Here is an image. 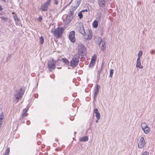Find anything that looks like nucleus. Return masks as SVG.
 Here are the masks:
<instances>
[{
	"instance_id": "f257e3e1",
	"label": "nucleus",
	"mask_w": 155,
	"mask_h": 155,
	"mask_svg": "<svg viewBox=\"0 0 155 155\" xmlns=\"http://www.w3.org/2000/svg\"><path fill=\"white\" fill-rule=\"evenodd\" d=\"M77 56L80 57V56H83L85 55L87 53V50L84 45L82 44L79 45L77 49Z\"/></svg>"
},
{
	"instance_id": "f03ea898",
	"label": "nucleus",
	"mask_w": 155,
	"mask_h": 155,
	"mask_svg": "<svg viewBox=\"0 0 155 155\" xmlns=\"http://www.w3.org/2000/svg\"><path fill=\"white\" fill-rule=\"evenodd\" d=\"M64 29L61 27H58L54 30H51V32L54 34V35L57 38L61 37L63 34Z\"/></svg>"
},
{
	"instance_id": "7ed1b4c3",
	"label": "nucleus",
	"mask_w": 155,
	"mask_h": 155,
	"mask_svg": "<svg viewBox=\"0 0 155 155\" xmlns=\"http://www.w3.org/2000/svg\"><path fill=\"white\" fill-rule=\"evenodd\" d=\"M79 58L77 56L75 57V56L73 57L70 61V64L71 67L75 68L78 65L79 62Z\"/></svg>"
},
{
	"instance_id": "20e7f679",
	"label": "nucleus",
	"mask_w": 155,
	"mask_h": 155,
	"mask_svg": "<svg viewBox=\"0 0 155 155\" xmlns=\"http://www.w3.org/2000/svg\"><path fill=\"white\" fill-rule=\"evenodd\" d=\"M55 64L56 61L52 58H50V60L48 61V66L50 71H51L55 68Z\"/></svg>"
},
{
	"instance_id": "39448f33",
	"label": "nucleus",
	"mask_w": 155,
	"mask_h": 155,
	"mask_svg": "<svg viewBox=\"0 0 155 155\" xmlns=\"http://www.w3.org/2000/svg\"><path fill=\"white\" fill-rule=\"evenodd\" d=\"M51 0H47L46 2L42 4L41 7V9L44 11H46L48 10V7L50 4Z\"/></svg>"
},
{
	"instance_id": "423d86ee",
	"label": "nucleus",
	"mask_w": 155,
	"mask_h": 155,
	"mask_svg": "<svg viewBox=\"0 0 155 155\" xmlns=\"http://www.w3.org/2000/svg\"><path fill=\"white\" fill-rule=\"evenodd\" d=\"M81 0H76L75 1V5L71 6V9L70 10V11L71 12H73L77 8L81 3Z\"/></svg>"
},
{
	"instance_id": "0eeeda50",
	"label": "nucleus",
	"mask_w": 155,
	"mask_h": 155,
	"mask_svg": "<svg viewBox=\"0 0 155 155\" xmlns=\"http://www.w3.org/2000/svg\"><path fill=\"white\" fill-rule=\"evenodd\" d=\"M75 32L73 31H71L69 35V40L72 42H74L75 41Z\"/></svg>"
},
{
	"instance_id": "6e6552de",
	"label": "nucleus",
	"mask_w": 155,
	"mask_h": 155,
	"mask_svg": "<svg viewBox=\"0 0 155 155\" xmlns=\"http://www.w3.org/2000/svg\"><path fill=\"white\" fill-rule=\"evenodd\" d=\"M146 143L144 138L143 137H141L140 141L138 144V146L139 148H142Z\"/></svg>"
},
{
	"instance_id": "1a4fd4ad",
	"label": "nucleus",
	"mask_w": 155,
	"mask_h": 155,
	"mask_svg": "<svg viewBox=\"0 0 155 155\" xmlns=\"http://www.w3.org/2000/svg\"><path fill=\"white\" fill-rule=\"evenodd\" d=\"M97 56L96 54H94L92 57L89 66L93 67L95 64V61L97 60Z\"/></svg>"
},
{
	"instance_id": "9d476101",
	"label": "nucleus",
	"mask_w": 155,
	"mask_h": 155,
	"mask_svg": "<svg viewBox=\"0 0 155 155\" xmlns=\"http://www.w3.org/2000/svg\"><path fill=\"white\" fill-rule=\"evenodd\" d=\"M87 40H90L92 38L93 35L91 31L88 30L87 33Z\"/></svg>"
},
{
	"instance_id": "9b49d317",
	"label": "nucleus",
	"mask_w": 155,
	"mask_h": 155,
	"mask_svg": "<svg viewBox=\"0 0 155 155\" xmlns=\"http://www.w3.org/2000/svg\"><path fill=\"white\" fill-rule=\"evenodd\" d=\"M80 26L81 27L80 29L78 31L80 33L82 34L83 35H84L86 34L85 30L84 29V28L83 26V24H81V25Z\"/></svg>"
},
{
	"instance_id": "f8f14e48",
	"label": "nucleus",
	"mask_w": 155,
	"mask_h": 155,
	"mask_svg": "<svg viewBox=\"0 0 155 155\" xmlns=\"http://www.w3.org/2000/svg\"><path fill=\"white\" fill-rule=\"evenodd\" d=\"M94 113L95 114V116L98 120H99L100 118V114L98 112V109H95L94 110Z\"/></svg>"
},
{
	"instance_id": "ddd939ff",
	"label": "nucleus",
	"mask_w": 155,
	"mask_h": 155,
	"mask_svg": "<svg viewBox=\"0 0 155 155\" xmlns=\"http://www.w3.org/2000/svg\"><path fill=\"white\" fill-rule=\"evenodd\" d=\"M28 109V108H26L23 110L22 114V116L23 118L27 116V114L26 113L27 112Z\"/></svg>"
},
{
	"instance_id": "4468645a",
	"label": "nucleus",
	"mask_w": 155,
	"mask_h": 155,
	"mask_svg": "<svg viewBox=\"0 0 155 155\" xmlns=\"http://www.w3.org/2000/svg\"><path fill=\"white\" fill-rule=\"evenodd\" d=\"M98 22L96 20H94L92 23V26L93 28H96L97 27Z\"/></svg>"
},
{
	"instance_id": "2eb2a0df",
	"label": "nucleus",
	"mask_w": 155,
	"mask_h": 155,
	"mask_svg": "<svg viewBox=\"0 0 155 155\" xmlns=\"http://www.w3.org/2000/svg\"><path fill=\"white\" fill-rule=\"evenodd\" d=\"M88 140V137L87 136H85L83 137L80 138V141H87Z\"/></svg>"
},
{
	"instance_id": "dca6fc26",
	"label": "nucleus",
	"mask_w": 155,
	"mask_h": 155,
	"mask_svg": "<svg viewBox=\"0 0 155 155\" xmlns=\"http://www.w3.org/2000/svg\"><path fill=\"white\" fill-rule=\"evenodd\" d=\"M61 60L64 63V64L67 65H68L69 64V61L68 60L65 58H62Z\"/></svg>"
},
{
	"instance_id": "f3484780",
	"label": "nucleus",
	"mask_w": 155,
	"mask_h": 155,
	"mask_svg": "<svg viewBox=\"0 0 155 155\" xmlns=\"http://www.w3.org/2000/svg\"><path fill=\"white\" fill-rule=\"evenodd\" d=\"M15 97L16 99L17 100V101H18V100L21 98L22 96L20 94H17L15 95Z\"/></svg>"
},
{
	"instance_id": "a211bd4d",
	"label": "nucleus",
	"mask_w": 155,
	"mask_h": 155,
	"mask_svg": "<svg viewBox=\"0 0 155 155\" xmlns=\"http://www.w3.org/2000/svg\"><path fill=\"white\" fill-rule=\"evenodd\" d=\"M81 24H83L82 23L80 22L79 23H77L76 24V27L78 31L80 28H81V27L80 26V25H81Z\"/></svg>"
},
{
	"instance_id": "6ab92c4d",
	"label": "nucleus",
	"mask_w": 155,
	"mask_h": 155,
	"mask_svg": "<svg viewBox=\"0 0 155 155\" xmlns=\"http://www.w3.org/2000/svg\"><path fill=\"white\" fill-rule=\"evenodd\" d=\"M101 43L102 45V46L101 47V50H102L103 51H104L105 50L106 46L105 45L104 43L103 42H100V44Z\"/></svg>"
},
{
	"instance_id": "aec40b11",
	"label": "nucleus",
	"mask_w": 155,
	"mask_h": 155,
	"mask_svg": "<svg viewBox=\"0 0 155 155\" xmlns=\"http://www.w3.org/2000/svg\"><path fill=\"white\" fill-rule=\"evenodd\" d=\"M144 133L146 134H148L150 131V128L148 127L143 130Z\"/></svg>"
},
{
	"instance_id": "412c9836",
	"label": "nucleus",
	"mask_w": 155,
	"mask_h": 155,
	"mask_svg": "<svg viewBox=\"0 0 155 155\" xmlns=\"http://www.w3.org/2000/svg\"><path fill=\"white\" fill-rule=\"evenodd\" d=\"M136 66L137 68H139L141 69L143 68V66L141 64L140 62H137Z\"/></svg>"
},
{
	"instance_id": "4be33fe9",
	"label": "nucleus",
	"mask_w": 155,
	"mask_h": 155,
	"mask_svg": "<svg viewBox=\"0 0 155 155\" xmlns=\"http://www.w3.org/2000/svg\"><path fill=\"white\" fill-rule=\"evenodd\" d=\"M84 11L82 10L81 11L79 12L78 13V15L80 19H81L83 17V15L82 14V12H83Z\"/></svg>"
},
{
	"instance_id": "5701e85b",
	"label": "nucleus",
	"mask_w": 155,
	"mask_h": 155,
	"mask_svg": "<svg viewBox=\"0 0 155 155\" xmlns=\"http://www.w3.org/2000/svg\"><path fill=\"white\" fill-rule=\"evenodd\" d=\"M44 38L41 36L40 38V42L41 44H42L44 42Z\"/></svg>"
},
{
	"instance_id": "b1692460",
	"label": "nucleus",
	"mask_w": 155,
	"mask_h": 155,
	"mask_svg": "<svg viewBox=\"0 0 155 155\" xmlns=\"http://www.w3.org/2000/svg\"><path fill=\"white\" fill-rule=\"evenodd\" d=\"M4 118V116L3 112H2L0 114V120H3Z\"/></svg>"
},
{
	"instance_id": "393cba45",
	"label": "nucleus",
	"mask_w": 155,
	"mask_h": 155,
	"mask_svg": "<svg viewBox=\"0 0 155 155\" xmlns=\"http://www.w3.org/2000/svg\"><path fill=\"white\" fill-rule=\"evenodd\" d=\"M10 148L8 147L6 150L5 153L6 154H7V155H8L10 152Z\"/></svg>"
},
{
	"instance_id": "a878e982",
	"label": "nucleus",
	"mask_w": 155,
	"mask_h": 155,
	"mask_svg": "<svg viewBox=\"0 0 155 155\" xmlns=\"http://www.w3.org/2000/svg\"><path fill=\"white\" fill-rule=\"evenodd\" d=\"M144 126H147V124L145 122L142 123L141 124V128H143Z\"/></svg>"
},
{
	"instance_id": "bb28decb",
	"label": "nucleus",
	"mask_w": 155,
	"mask_h": 155,
	"mask_svg": "<svg viewBox=\"0 0 155 155\" xmlns=\"http://www.w3.org/2000/svg\"><path fill=\"white\" fill-rule=\"evenodd\" d=\"M114 73V70L113 69H111L110 71V76L111 77H112L113 74Z\"/></svg>"
},
{
	"instance_id": "cd10ccee",
	"label": "nucleus",
	"mask_w": 155,
	"mask_h": 155,
	"mask_svg": "<svg viewBox=\"0 0 155 155\" xmlns=\"http://www.w3.org/2000/svg\"><path fill=\"white\" fill-rule=\"evenodd\" d=\"M142 54V51H140L138 54V57H140V58Z\"/></svg>"
},
{
	"instance_id": "c85d7f7f",
	"label": "nucleus",
	"mask_w": 155,
	"mask_h": 155,
	"mask_svg": "<svg viewBox=\"0 0 155 155\" xmlns=\"http://www.w3.org/2000/svg\"><path fill=\"white\" fill-rule=\"evenodd\" d=\"M54 4L56 5L58 4V0H54Z\"/></svg>"
},
{
	"instance_id": "c756f323",
	"label": "nucleus",
	"mask_w": 155,
	"mask_h": 155,
	"mask_svg": "<svg viewBox=\"0 0 155 155\" xmlns=\"http://www.w3.org/2000/svg\"><path fill=\"white\" fill-rule=\"evenodd\" d=\"M140 57H138L137 58V62H140Z\"/></svg>"
},
{
	"instance_id": "7c9ffc66",
	"label": "nucleus",
	"mask_w": 155,
	"mask_h": 155,
	"mask_svg": "<svg viewBox=\"0 0 155 155\" xmlns=\"http://www.w3.org/2000/svg\"><path fill=\"white\" fill-rule=\"evenodd\" d=\"M14 19L15 21H16L18 19V18L17 15H16L15 16H14Z\"/></svg>"
},
{
	"instance_id": "2f4dec72",
	"label": "nucleus",
	"mask_w": 155,
	"mask_h": 155,
	"mask_svg": "<svg viewBox=\"0 0 155 155\" xmlns=\"http://www.w3.org/2000/svg\"><path fill=\"white\" fill-rule=\"evenodd\" d=\"M142 155H148V153L147 152H144Z\"/></svg>"
},
{
	"instance_id": "473e14b6",
	"label": "nucleus",
	"mask_w": 155,
	"mask_h": 155,
	"mask_svg": "<svg viewBox=\"0 0 155 155\" xmlns=\"http://www.w3.org/2000/svg\"><path fill=\"white\" fill-rule=\"evenodd\" d=\"M38 20L40 21L42 20V18L41 16H39V17Z\"/></svg>"
},
{
	"instance_id": "72a5a7b5",
	"label": "nucleus",
	"mask_w": 155,
	"mask_h": 155,
	"mask_svg": "<svg viewBox=\"0 0 155 155\" xmlns=\"http://www.w3.org/2000/svg\"><path fill=\"white\" fill-rule=\"evenodd\" d=\"M150 52L151 54H152L155 53V51L154 50H152L150 51Z\"/></svg>"
},
{
	"instance_id": "f704fd0d",
	"label": "nucleus",
	"mask_w": 155,
	"mask_h": 155,
	"mask_svg": "<svg viewBox=\"0 0 155 155\" xmlns=\"http://www.w3.org/2000/svg\"><path fill=\"white\" fill-rule=\"evenodd\" d=\"M148 127V125H147V126H144L142 128V130H144V129Z\"/></svg>"
},
{
	"instance_id": "c9c22d12",
	"label": "nucleus",
	"mask_w": 155,
	"mask_h": 155,
	"mask_svg": "<svg viewBox=\"0 0 155 155\" xmlns=\"http://www.w3.org/2000/svg\"><path fill=\"white\" fill-rule=\"evenodd\" d=\"M101 2L100 3H99V5L100 6H101V7H103V6L104 5V4H101Z\"/></svg>"
},
{
	"instance_id": "e433bc0d",
	"label": "nucleus",
	"mask_w": 155,
	"mask_h": 155,
	"mask_svg": "<svg viewBox=\"0 0 155 155\" xmlns=\"http://www.w3.org/2000/svg\"><path fill=\"white\" fill-rule=\"evenodd\" d=\"M3 120H0V123L2 124L3 122Z\"/></svg>"
},
{
	"instance_id": "4c0bfd02",
	"label": "nucleus",
	"mask_w": 155,
	"mask_h": 155,
	"mask_svg": "<svg viewBox=\"0 0 155 155\" xmlns=\"http://www.w3.org/2000/svg\"><path fill=\"white\" fill-rule=\"evenodd\" d=\"M3 9V8L1 6H0V10H2Z\"/></svg>"
},
{
	"instance_id": "58836bf2",
	"label": "nucleus",
	"mask_w": 155,
	"mask_h": 155,
	"mask_svg": "<svg viewBox=\"0 0 155 155\" xmlns=\"http://www.w3.org/2000/svg\"><path fill=\"white\" fill-rule=\"evenodd\" d=\"M27 124L28 125H29L30 124V122L29 121H27Z\"/></svg>"
},
{
	"instance_id": "ea45409f",
	"label": "nucleus",
	"mask_w": 155,
	"mask_h": 155,
	"mask_svg": "<svg viewBox=\"0 0 155 155\" xmlns=\"http://www.w3.org/2000/svg\"><path fill=\"white\" fill-rule=\"evenodd\" d=\"M98 120H99L97 119V120L95 121L96 123H98Z\"/></svg>"
},
{
	"instance_id": "a19ab883",
	"label": "nucleus",
	"mask_w": 155,
	"mask_h": 155,
	"mask_svg": "<svg viewBox=\"0 0 155 155\" xmlns=\"http://www.w3.org/2000/svg\"><path fill=\"white\" fill-rule=\"evenodd\" d=\"M97 88H99V85H97Z\"/></svg>"
},
{
	"instance_id": "79ce46f5",
	"label": "nucleus",
	"mask_w": 155,
	"mask_h": 155,
	"mask_svg": "<svg viewBox=\"0 0 155 155\" xmlns=\"http://www.w3.org/2000/svg\"><path fill=\"white\" fill-rule=\"evenodd\" d=\"M2 0L4 1V2H5V1H6V0Z\"/></svg>"
}]
</instances>
